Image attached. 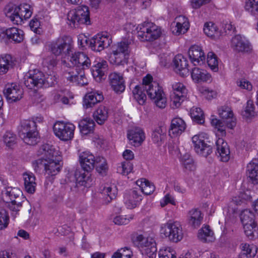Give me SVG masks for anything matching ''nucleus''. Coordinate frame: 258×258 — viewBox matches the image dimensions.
<instances>
[{
	"label": "nucleus",
	"instance_id": "1",
	"mask_svg": "<svg viewBox=\"0 0 258 258\" xmlns=\"http://www.w3.org/2000/svg\"><path fill=\"white\" fill-rule=\"evenodd\" d=\"M219 116L223 119L213 118L211 124L217 129L216 135L218 136H226V127L232 129L236 125V118L234 116L231 109L228 106H223L218 109Z\"/></svg>",
	"mask_w": 258,
	"mask_h": 258
},
{
	"label": "nucleus",
	"instance_id": "2",
	"mask_svg": "<svg viewBox=\"0 0 258 258\" xmlns=\"http://www.w3.org/2000/svg\"><path fill=\"white\" fill-rule=\"evenodd\" d=\"M130 49L128 41H121L111 47L109 61L113 64L123 65L126 64L130 57Z\"/></svg>",
	"mask_w": 258,
	"mask_h": 258
},
{
	"label": "nucleus",
	"instance_id": "3",
	"mask_svg": "<svg viewBox=\"0 0 258 258\" xmlns=\"http://www.w3.org/2000/svg\"><path fill=\"white\" fill-rule=\"evenodd\" d=\"M19 135L26 144L30 145H36L39 139L36 121L34 120H24L21 123Z\"/></svg>",
	"mask_w": 258,
	"mask_h": 258
},
{
	"label": "nucleus",
	"instance_id": "4",
	"mask_svg": "<svg viewBox=\"0 0 258 258\" xmlns=\"http://www.w3.org/2000/svg\"><path fill=\"white\" fill-rule=\"evenodd\" d=\"M68 24L72 28L80 24H90L89 11L88 7L81 6L69 12L67 15Z\"/></svg>",
	"mask_w": 258,
	"mask_h": 258
},
{
	"label": "nucleus",
	"instance_id": "5",
	"mask_svg": "<svg viewBox=\"0 0 258 258\" xmlns=\"http://www.w3.org/2000/svg\"><path fill=\"white\" fill-rule=\"evenodd\" d=\"M137 30L138 37L142 41H153L159 38L162 34L159 27L149 22L139 25Z\"/></svg>",
	"mask_w": 258,
	"mask_h": 258
},
{
	"label": "nucleus",
	"instance_id": "6",
	"mask_svg": "<svg viewBox=\"0 0 258 258\" xmlns=\"http://www.w3.org/2000/svg\"><path fill=\"white\" fill-rule=\"evenodd\" d=\"M133 241L141 251L149 258H156L157 248L156 243L151 237H146L142 234H137L133 238Z\"/></svg>",
	"mask_w": 258,
	"mask_h": 258
},
{
	"label": "nucleus",
	"instance_id": "7",
	"mask_svg": "<svg viewBox=\"0 0 258 258\" xmlns=\"http://www.w3.org/2000/svg\"><path fill=\"white\" fill-rule=\"evenodd\" d=\"M148 96L157 107L164 108L167 105V99L162 87L157 82L152 83L145 87Z\"/></svg>",
	"mask_w": 258,
	"mask_h": 258
},
{
	"label": "nucleus",
	"instance_id": "8",
	"mask_svg": "<svg viewBox=\"0 0 258 258\" xmlns=\"http://www.w3.org/2000/svg\"><path fill=\"white\" fill-rule=\"evenodd\" d=\"M30 8L29 5L22 4L15 7L14 9H10L7 13V16L14 24H18L24 19H28L31 16L32 12Z\"/></svg>",
	"mask_w": 258,
	"mask_h": 258
},
{
	"label": "nucleus",
	"instance_id": "9",
	"mask_svg": "<svg viewBox=\"0 0 258 258\" xmlns=\"http://www.w3.org/2000/svg\"><path fill=\"white\" fill-rule=\"evenodd\" d=\"M67 59L71 69L85 70L91 66V60L87 54L82 52H73V49Z\"/></svg>",
	"mask_w": 258,
	"mask_h": 258
},
{
	"label": "nucleus",
	"instance_id": "10",
	"mask_svg": "<svg viewBox=\"0 0 258 258\" xmlns=\"http://www.w3.org/2000/svg\"><path fill=\"white\" fill-rule=\"evenodd\" d=\"M39 152L42 157L33 162V167L36 172H40L43 168L45 170L48 158H54L56 155V151L52 146L47 144L43 145L40 148Z\"/></svg>",
	"mask_w": 258,
	"mask_h": 258
},
{
	"label": "nucleus",
	"instance_id": "11",
	"mask_svg": "<svg viewBox=\"0 0 258 258\" xmlns=\"http://www.w3.org/2000/svg\"><path fill=\"white\" fill-rule=\"evenodd\" d=\"M75 128V126L72 123L57 121L53 125V131L55 136L60 140L67 141L73 138Z\"/></svg>",
	"mask_w": 258,
	"mask_h": 258
},
{
	"label": "nucleus",
	"instance_id": "12",
	"mask_svg": "<svg viewBox=\"0 0 258 258\" xmlns=\"http://www.w3.org/2000/svg\"><path fill=\"white\" fill-rule=\"evenodd\" d=\"M6 196L10 201L7 202V207L13 212L17 213L22 207L23 194L21 190L17 187H9L6 189Z\"/></svg>",
	"mask_w": 258,
	"mask_h": 258
},
{
	"label": "nucleus",
	"instance_id": "13",
	"mask_svg": "<svg viewBox=\"0 0 258 258\" xmlns=\"http://www.w3.org/2000/svg\"><path fill=\"white\" fill-rule=\"evenodd\" d=\"M172 92L170 95L171 106L173 108L179 107L182 102L186 98L187 90L181 83L172 84Z\"/></svg>",
	"mask_w": 258,
	"mask_h": 258
},
{
	"label": "nucleus",
	"instance_id": "14",
	"mask_svg": "<svg viewBox=\"0 0 258 258\" xmlns=\"http://www.w3.org/2000/svg\"><path fill=\"white\" fill-rule=\"evenodd\" d=\"M162 229H164L165 236L172 242H177L183 238L181 225L177 221H169L164 225Z\"/></svg>",
	"mask_w": 258,
	"mask_h": 258
},
{
	"label": "nucleus",
	"instance_id": "15",
	"mask_svg": "<svg viewBox=\"0 0 258 258\" xmlns=\"http://www.w3.org/2000/svg\"><path fill=\"white\" fill-rule=\"evenodd\" d=\"M73 46L71 39L67 36L58 38L56 42L51 45V50L55 56L60 55L62 52L64 54L65 58L71 53Z\"/></svg>",
	"mask_w": 258,
	"mask_h": 258
},
{
	"label": "nucleus",
	"instance_id": "16",
	"mask_svg": "<svg viewBox=\"0 0 258 258\" xmlns=\"http://www.w3.org/2000/svg\"><path fill=\"white\" fill-rule=\"evenodd\" d=\"M43 73L38 70L30 71L25 76L24 84L29 89L43 87Z\"/></svg>",
	"mask_w": 258,
	"mask_h": 258
},
{
	"label": "nucleus",
	"instance_id": "17",
	"mask_svg": "<svg viewBox=\"0 0 258 258\" xmlns=\"http://www.w3.org/2000/svg\"><path fill=\"white\" fill-rule=\"evenodd\" d=\"M204 138L202 134L195 135L192 138V142L195 152L202 156L207 157L212 152V149L205 142Z\"/></svg>",
	"mask_w": 258,
	"mask_h": 258
},
{
	"label": "nucleus",
	"instance_id": "18",
	"mask_svg": "<svg viewBox=\"0 0 258 258\" xmlns=\"http://www.w3.org/2000/svg\"><path fill=\"white\" fill-rule=\"evenodd\" d=\"M111 43V39L107 33L98 34L90 40L89 46L91 49L95 51H101Z\"/></svg>",
	"mask_w": 258,
	"mask_h": 258
},
{
	"label": "nucleus",
	"instance_id": "19",
	"mask_svg": "<svg viewBox=\"0 0 258 258\" xmlns=\"http://www.w3.org/2000/svg\"><path fill=\"white\" fill-rule=\"evenodd\" d=\"M64 78L72 83L83 86L87 84V79L84 70L70 69L64 73Z\"/></svg>",
	"mask_w": 258,
	"mask_h": 258
},
{
	"label": "nucleus",
	"instance_id": "20",
	"mask_svg": "<svg viewBox=\"0 0 258 258\" xmlns=\"http://www.w3.org/2000/svg\"><path fill=\"white\" fill-rule=\"evenodd\" d=\"M155 82L152 81V77L147 75L143 78L142 87L136 86L133 90V94L135 99L140 105H143L146 100V95L143 93L142 89L145 90V87Z\"/></svg>",
	"mask_w": 258,
	"mask_h": 258
},
{
	"label": "nucleus",
	"instance_id": "21",
	"mask_svg": "<svg viewBox=\"0 0 258 258\" xmlns=\"http://www.w3.org/2000/svg\"><path fill=\"white\" fill-rule=\"evenodd\" d=\"M4 94L11 102H16L22 98L23 90L16 84L12 83L6 85Z\"/></svg>",
	"mask_w": 258,
	"mask_h": 258
},
{
	"label": "nucleus",
	"instance_id": "22",
	"mask_svg": "<svg viewBox=\"0 0 258 258\" xmlns=\"http://www.w3.org/2000/svg\"><path fill=\"white\" fill-rule=\"evenodd\" d=\"M142 200L140 189L135 188L125 193L124 201L125 205L128 209H133L136 207Z\"/></svg>",
	"mask_w": 258,
	"mask_h": 258
},
{
	"label": "nucleus",
	"instance_id": "23",
	"mask_svg": "<svg viewBox=\"0 0 258 258\" xmlns=\"http://www.w3.org/2000/svg\"><path fill=\"white\" fill-rule=\"evenodd\" d=\"M103 99L102 92L95 89H91L84 97L83 107L85 109L92 108L96 103L102 101Z\"/></svg>",
	"mask_w": 258,
	"mask_h": 258
},
{
	"label": "nucleus",
	"instance_id": "24",
	"mask_svg": "<svg viewBox=\"0 0 258 258\" xmlns=\"http://www.w3.org/2000/svg\"><path fill=\"white\" fill-rule=\"evenodd\" d=\"M96 158L89 151H84L79 154V162L82 168L89 172L95 167Z\"/></svg>",
	"mask_w": 258,
	"mask_h": 258
},
{
	"label": "nucleus",
	"instance_id": "25",
	"mask_svg": "<svg viewBox=\"0 0 258 258\" xmlns=\"http://www.w3.org/2000/svg\"><path fill=\"white\" fill-rule=\"evenodd\" d=\"M109 80L112 89L116 93L121 94L124 91L125 85L121 74L116 72L112 73L109 76Z\"/></svg>",
	"mask_w": 258,
	"mask_h": 258
},
{
	"label": "nucleus",
	"instance_id": "26",
	"mask_svg": "<svg viewBox=\"0 0 258 258\" xmlns=\"http://www.w3.org/2000/svg\"><path fill=\"white\" fill-rule=\"evenodd\" d=\"M216 154L221 161L227 162L230 159V152L227 143L222 138H219L216 142Z\"/></svg>",
	"mask_w": 258,
	"mask_h": 258
},
{
	"label": "nucleus",
	"instance_id": "27",
	"mask_svg": "<svg viewBox=\"0 0 258 258\" xmlns=\"http://www.w3.org/2000/svg\"><path fill=\"white\" fill-rule=\"evenodd\" d=\"M186 124L180 117H175L172 119L169 135L171 137H175L181 135L185 130Z\"/></svg>",
	"mask_w": 258,
	"mask_h": 258
},
{
	"label": "nucleus",
	"instance_id": "28",
	"mask_svg": "<svg viewBox=\"0 0 258 258\" xmlns=\"http://www.w3.org/2000/svg\"><path fill=\"white\" fill-rule=\"evenodd\" d=\"M231 47L237 52H248L251 49L248 40L240 35H236L232 38Z\"/></svg>",
	"mask_w": 258,
	"mask_h": 258
},
{
	"label": "nucleus",
	"instance_id": "29",
	"mask_svg": "<svg viewBox=\"0 0 258 258\" xmlns=\"http://www.w3.org/2000/svg\"><path fill=\"white\" fill-rule=\"evenodd\" d=\"M187 59L182 54L176 55L173 60L174 71L181 76L184 77L188 74Z\"/></svg>",
	"mask_w": 258,
	"mask_h": 258
},
{
	"label": "nucleus",
	"instance_id": "30",
	"mask_svg": "<svg viewBox=\"0 0 258 258\" xmlns=\"http://www.w3.org/2000/svg\"><path fill=\"white\" fill-rule=\"evenodd\" d=\"M127 138L131 144L134 146H139L144 141L145 136L141 128L135 127L128 131Z\"/></svg>",
	"mask_w": 258,
	"mask_h": 258
},
{
	"label": "nucleus",
	"instance_id": "31",
	"mask_svg": "<svg viewBox=\"0 0 258 258\" xmlns=\"http://www.w3.org/2000/svg\"><path fill=\"white\" fill-rule=\"evenodd\" d=\"M60 157L58 155V153L56 151V155L53 157H49L45 167V174L47 176H54L56 175L60 170V165L59 161Z\"/></svg>",
	"mask_w": 258,
	"mask_h": 258
},
{
	"label": "nucleus",
	"instance_id": "32",
	"mask_svg": "<svg viewBox=\"0 0 258 258\" xmlns=\"http://www.w3.org/2000/svg\"><path fill=\"white\" fill-rule=\"evenodd\" d=\"M188 55L191 62L195 66L203 63L205 59L204 52L201 47L197 45H194L190 47Z\"/></svg>",
	"mask_w": 258,
	"mask_h": 258
},
{
	"label": "nucleus",
	"instance_id": "33",
	"mask_svg": "<svg viewBox=\"0 0 258 258\" xmlns=\"http://www.w3.org/2000/svg\"><path fill=\"white\" fill-rule=\"evenodd\" d=\"M107 68V62L104 60L97 62L93 67L92 74L96 81L100 82L102 79H105Z\"/></svg>",
	"mask_w": 258,
	"mask_h": 258
},
{
	"label": "nucleus",
	"instance_id": "34",
	"mask_svg": "<svg viewBox=\"0 0 258 258\" xmlns=\"http://www.w3.org/2000/svg\"><path fill=\"white\" fill-rule=\"evenodd\" d=\"M203 216V214L199 209H192L188 211L187 215L188 224L195 228H198L202 223Z\"/></svg>",
	"mask_w": 258,
	"mask_h": 258
},
{
	"label": "nucleus",
	"instance_id": "35",
	"mask_svg": "<svg viewBox=\"0 0 258 258\" xmlns=\"http://www.w3.org/2000/svg\"><path fill=\"white\" fill-rule=\"evenodd\" d=\"M246 174L254 184H258V159H253L246 166Z\"/></svg>",
	"mask_w": 258,
	"mask_h": 258
},
{
	"label": "nucleus",
	"instance_id": "36",
	"mask_svg": "<svg viewBox=\"0 0 258 258\" xmlns=\"http://www.w3.org/2000/svg\"><path fill=\"white\" fill-rule=\"evenodd\" d=\"M191 78L195 83L210 82L212 81L211 75L206 70L195 68L192 70Z\"/></svg>",
	"mask_w": 258,
	"mask_h": 258
},
{
	"label": "nucleus",
	"instance_id": "37",
	"mask_svg": "<svg viewBox=\"0 0 258 258\" xmlns=\"http://www.w3.org/2000/svg\"><path fill=\"white\" fill-rule=\"evenodd\" d=\"M239 249L238 258H254L257 253L256 247L247 243H241Z\"/></svg>",
	"mask_w": 258,
	"mask_h": 258
},
{
	"label": "nucleus",
	"instance_id": "38",
	"mask_svg": "<svg viewBox=\"0 0 258 258\" xmlns=\"http://www.w3.org/2000/svg\"><path fill=\"white\" fill-rule=\"evenodd\" d=\"M23 177L25 190L29 194H34L37 185L35 175L31 172H25L23 174Z\"/></svg>",
	"mask_w": 258,
	"mask_h": 258
},
{
	"label": "nucleus",
	"instance_id": "39",
	"mask_svg": "<svg viewBox=\"0 0 258 258\" xmlns=\"http://www.w3.org/2000/svg\"><path fill=\"white\" fill-rule=\"evenodd\" d=\"M100 192L104 196L105 204H107L115 199L117 189L114 185L106 184L100 189Z\"/></svg>",
	"mask_w": 258,
	"mask_h": 258
},
{
	"label": "nucleus",
	"instance_id": "40",
	"mask_svg": "<svg viewBox=\"0 0 258 258\" xmlns=\"http://www.w3.org/2000/svg\"><path fill=\"white\" fill-rule=\"evenodd\" d=\"M4 36H7L15 42L20 43L23 40L24 34L23 31L16 27H12L6 30L3 33Z\"/></svg>",
	"mask_w": 258,
	"mask_h": 258
},
{
	"label": "nucleus",
	"instance_id": "41",
	"mask_svg": "<svg viewBox=\"0 0 258 258\" xmlns=\"http://www.w3.org/2000/svg\"><path fill=\"white\" fill-rule=\"evenodd\" d=\"M93 116L96 122L102 125L108 117V109L104 106L100 105L94 112Z\"/></svg>",
	"mask_w": 258,
	"mask_h": 258
},
{
	"label": "nucleus",
	"instance_id": "42",
	"mask_svg": "<svg viewBox=\"0 0 258 258\" xmlns=\"http://www.w3.org/2000/svg\"><path fill=\"white\" fill-rule=\"evenodd\" d=\"M95 126V122L91 118L86 117L81 120L79 123V127L80 132L85 135H87L93 132Z\"/></svg>",
	"mask_w": 258,
	"mask_h": 258
},
{
	"label": "nucleus",
	"instance_id": "43",
	"mask_svg": "<svg viewBox=\"0 0 258 258\" xmlns=\"http://www.w3.org/2000/svg\"><path fill=\"white\" fill-rule=\"evenodd\" d=\"M176 25L172 28V32L176 35H179L185 33L188 29V24L186 22V19L182 16L176 18Z\"/></svg>",
	"mask_w": 258,
	"mask_h": 258
},
{
	"label": "nucleus",
	"instance_id": "44",
	"mask_svg": "<svg viewBox=\"0 0 258 258\" xmlns=\"http://www.w3.org/2000/svg\"><path fill=\"white\" fill-rule=\"evenodd\" d=\"M137 184L139 186L137 188L140 189L141 194L143 192L146 195L152 194L155 189V186L146 179L137 180Z\"/></svg>",
	"mask_w": 258,
	"mask_h": 258
},
{
	"label": "nucleus",
	"instance_id": "45",
	"mask_svg": "<svg viewBox=\"0 0 258 258\" xmlns=\"http://www.w3.org/2000/svg\"><path fill=\"white\" fill-rule=\"evenodd\" d=\"M203 30L207 36L213 39L218 38L220 36V33L217 26L211 22L205 24Z\"/></svg>",
	"mask_w": 258,
	"mask_h": 258
},
{
	"label": "nucleus",
	"instance_id": "46",
	"mask_svg": "<svg viewBox=\"0 0 258 258\" xmlns=\"http://www.w3.org/2000/svg\"><path fill=\"white\" fill-rule=\"evenodd\" d=\"M75 177L77 183L79 185L89 187L92 184V180L89 172H87V173H81L80 172H76Z\"/></svg>",
	"mask_w": 258,
	"mask_h": 258
},
{
	"label": "nucleus",
	"instance_id": "47",
	"mask_svg": "<svg viewBox=\"0 0 258 258\" xmlns=\"http://www.w3.org/2000/svg\"><path fill=\"white\" fill-rule=\"evenodd\" d=\"M214 233L209 226L203 227L199 231L198 238L204 242H211L214 239Z\"/></svg>",
	"mask_w": 258,
	"mask_h": 258
},
{
	"label": "nucleus",
	"instance_id": "48",
	"mask_svg": "<svg viewBox=\"0 0 258 258\" xmlns=\"http://www.w3.org/2000/svg\"><path fill=\"white\" fill-rule=\"evenodd\" d=\"M95 166L97 172L102 176L106 174L108 169L107 161L106 159L102 157H97L96 158Z\"/></svg>",
	"mask_w": 258,
	"mask_h": 258
},
{
	"label": "nucleus",
	"instance_id": "49",
	"mask_svg": "<svg viewBox=\"0 0 258 258\" xmlns=\"http://www.w3.org/2000/svg\"><path fill=\"white\" fill-rule=\"evenodd\" d=\"M12 61L10 55H2L0 57V74H4L8 72L12 66Z\"/></svg>",
	"mask_w": 258,
	"mask_h": 258
},
{
	"label": "nucleus",
	"instance_id": "50",
	"mask_svg": "<svg viewBox=\"0 0 258 258\" xmlns=\"http://www.w3.org/2000/svg\"><path fill=\"white\" fill-rule=\"evenodd\" d=\"M190 114L192 120L199 124H203L205 122L204 113L199 107H193L190 111Z\"/></svg>",
	"mask_w": 258,
	"mask_h": 258
},
{
	"label": "nucleus",
	"instance_id": "51",
	"mask_svg": "<svg viewBox=\"0 0 258 258\" xmlns=\"http://www.w3.org/2000/svg\"><path fill=\"white\" fill-rule=\"evenodd\" d=\"M165 132L161 127L156 128L152 134L153 142L158 145H160L165 138Z\"/></svg>",
	"mask_w": 258,
	"mask_h": 258
},
{
	"label": "nucleus",
	"instance_id": "52",
	"mask_svg": "<svg viewBox=\"0 0 258 258\" xmlns=\"http://www.w3.org/2000/svg\"><path fill=\"white\" fill-rule=\"evenodd\" d=\"M240 218L242 225L255 222L253 213L248 209L244 210L241 212Z\"/></svg>",
	"mask_w": 258,
	"mask_h": 258
},
{
	"label": "nucleus",
	"instance_id": "53",
	"mask_svg": "<svg viewBox=\"0 0 258 258\" xmlns=\"http://www.w3.org/2000/svg\"><path fill=\"white\" fill-rule=\"evenodd\" d=\"M181 163L184 168L189 171H194L196 169V165L192 158L189 154H185L181 158Z\"/></svg>",
	"mask_w": 258,
	"mask_h": 258
},
{
	"label": "nucleus",
	"instance_id": "54",
	"mask_svg": "<svg viewBox=\"0 0 258 258\" xmlns=\"http://www.w3.org/2000/svg\"><path fill=\"white\" fill-rule=\"evenodd\" d=\"M133 169V165L129 161H126L121 162L117 168L118 173L126 175L131 173Z\"/></svg>",
	"mask_w": 258,
	"mask_h": 258
},
{
	"label": "nucleus",
	"instance_id": "55",
	"mask_svg": "<svg viewBox=\"0 0 258 258\" xmlns=\"http://www.w3.org/2000/svg\"><path fill=\"white\" fill-rule=\"evenodd\" d=\"M207 63L211 69L215 72L218 70V60L217 56L213 52H209L207 55Z\"/></svg>",
	"mask_w": 258,
	"mask_h": 258
},
{
	"label": "nucleus",
	"instance_id": "56",
	"mask_svg": "<svg viewBox=\"0 0 258 258\" xmlns=\"http://www.w3.org/2000/svg\"><path fill=\"white\" fill-rule=\"evenodd\" d=\"M158 255L159 258H176L175 251L170 247L160 249Z\"/></svg>",
	"mask_w": 258,
	"mask_h": 258
},
{
	"label": "nucleus",
	"instance_id": "57",
	"mask_svg": "<svg viewBox=\"0 0 258 258\" xmlns=\"http://www.w3.org/2000/svg\"><path fill=\"white\" fill-rule=\"evenodd\" d=\"M3 140L7 147H12L16 143V137L12 132L8 131L4 134Z\"/></svg>",
	"mask_w": 258,
	"mask_h": 258
},
{
	"label": "nucleus",
	"instance_id": "58",
	"mask_svg": "<svg viewBox=\"0 0 258 258\" xmlns=\"http://www.w3.org/2000/svg\"><path fill=\"white\" fill-rule=\"evenodd\" d=\"M132 251L131 249L125 247L115 252L111 258H131Z\"/></svg>",
	"mask_w": 258,
	"mask_h": 258
},
{
	"label": "nucleus",
	"instance_id": "59",
	"mask_svg": "<svg viewBox=\"0 0 258 258\" xmlns=\"http://www.w3.org/2000/svg\"><path fill=\"white\" fill-rule=\"evenodd\" d=\"M245 9L252 15L258 13V0H246Z\"/></svg>",
	"mask_w": 258,
	"mask_h": 258
},
{
	"label": "nucleus",
	"instance_id": "60",
	"mask_svg": "<svg viewBox=\"0 0 258 258\" xmlns=\"http://www.w3.org/2000/svg\"><path fill=\"white\" fill-rule=\"evenodd\" d=\"M255 114V112L253 101L250 100H248L245 109L243 112V115L246 118H248L254 116Z\"/></svg>",
	"mask_w": 258,
	"mask_h": 258
},
{
	"label": "nucleus",
	"instance_id": "61",
	"mask_svg": "<svg viewBox=\"0 0 258 258\" xmlns=\"http://www.w3.org/2000/svg\"><path fill=\"white\" fill-rule=\"evenodd\" d=\"M42 64L44 67L48 69L53 68L57 64V60L56 56L50 55L43 58Z\"/></svg>",
	"mask_w": 258,
	"mask_h": 258
},
{
	"label": "nucleus",
	"instance_id": "62",
	"mask_svg": "<svg viewBox=\"0 0 258 258\" xmlns=\"http://www.w3.org/2000/svg\"><path fill=\"white\" fill-rule=\"evenodd\" d=\"M199 92L207 100H211L216 96V93L212 90H209L206 87H201L199 89Z\"/></svg>",
	"mask_w": 258,
	"mask_h": 258
},
{
	"label": "nucleus",
	"instance_id": "63",
	"mask_svg": "<svg viewBox=\"0 0 258 258\" xmlns=\"http://www.w3.org/2000/svg\"><path fill=\"white\" fill-rule=\"evenodd\" d=\"M9 222L8 213L4 210L0 211V230L7 227Z\"/></svg>",
	"mask_w": 258,
	"mask_h": 258
},
{
	"label": "nucleus",
	"instance_id": "64",
	"mask_svg": "<svg viewBox=\"0 0 258 258\" xmlns=\"http://www.w3.org/2000/svg\"><path fill=\"white\" fill-rule=\"evenodd\" d=\"M133 219L132 216H117L113 219V222L115 224L118 225H125L128 224L131 219Z\"/></svg>",
	"mask_w": 258,
	"mask_h": 258
}]
</instances>
